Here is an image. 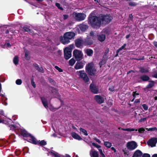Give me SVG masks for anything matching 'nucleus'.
<instances>
[{"mask_svg": "<svg viewBox=\"0 0 157 157\" xmlns=\"http://www.w3.org/2000/svg\"><path fill=\"white\" fill-rule=\"evenodd\" d=\"M19 124L16 126L11 125L10 126V129L15 130L16 132H20L21 135L25 137H27L28 140L33 144H37L35 138L32 135L29 134L25 130L19 129Z\"/></svg>", "mask_w": 157, "mask_h": 157, "instance_id": "f257e3e1", "label": "nucleus"}, {"mask_svg": "<svg viewBox=\"0 0 157 157\" xmlns=\"http://www.w3.org/2000/svg\"><path fill=\"white\" fill-rule=\"evenodd\" d=\"M88 22L93 28L99 29L101 26V23L99 15L98 16H93L91 13L88 17Z\"/></svg>", "mask_w": 157, "mask_h": 157, "instance_id": "f03ea898", "label": "nucleus"}, {"mask_svg": "<svg viewBox=\"0 0 157 157\" xmlns=\"http://www.w3.org/2000/svg\"><path fill=\"white\" fill-rule=\"evenodd\" d=\"M75 35L74 32H66L64 34L63 36H60L59 41L63 44H67L70 42V40L74 39Z\"/></svg>", "mask_w": 157, "mask_h": 157, "instance_id": "7ed1b4c3", "label": "nucleus"}, {"mask_svg": "<svg viewBox=\"0 0 157 157\" xmlns=\"http://www.w3.org/2000/svg\"><path fill=\"white\" fill-rule=\"evenodd\" d=\"M101 24H108L111 21L113 18L110 14H106L105 15L100 14L99 15Z\"/></svg>", "mask_w": 157, "mask_h": 157, "instance_id": "20e7f679", "label": "nucleus"}, {"mask_svg": "<svg viewBox=\"0 0 157 157\" xmlns=\"http://www.w3.org/2000/svg\"><path fill=\"white\" fill-rule=\"evenodd\" d=\"M77 73L85 83H87L89 81V77L84 70L77 71Z\"/></svg>", "mask_w": 157, "mask_h": 157, "instance_id": "39448f33", "label": "nucleus"}, {"mask_svg": "<svg viewBox=\"0 0 157 157\" xmlns=\"http://www.w3.org/2000/svg\"><path fill=\"white\" fill-rule=\"evenodd\" d=\"M86 70L89 75L91 76L94 75L95 72L96 71L95 68H93L92 64L90 63H89L86 66Z\"/></svg>", "mask_w": 157, "mask_h": 157, "instance_id": "423d86ee", "label": "nucleus"}, {"mask_svg": "<svg viewBox=\"0 0 157 157\" xmlns=\"http://www.w3.org/2000/svg\"><path fill=\"white\" fill-rule=\"evenodd\" d=\"M73 56L77 61H80L82 59L83 54L81 51L75 49L73 52Z\"/></svg>", "mask_w": 157, "mask_h": 157, "instance_id": "0eeeda50", "label": "nucleus"}, {"mask_svg": "<svg viewBox=\"0 0 157 157\" xmlns=\"http://www.w3.org/2000/svg\"><path fill=\"white\" fill-rule=\"evenodd\" d=\"M41 100L44 106L47 109H48V105H49V109L51 111H55L58 109V108H54L52 106L49 105L48 102L47 100V99H41Z\"/></svg>", "mask_w": 157, "mask_h": 157, "instance_id": "6e6552de", "label": "nucleus"}, {"mask_svg": "<svg viewBox=\"0 0 157 157\" xmlns=\"http://www.w3.org/2000/svg\"><path fill=\"white\" fill-rule=\"evenodd\" d=\"M137 146V144L134 141L128 142L126 144V147L127 149L130 150H133L135 149Z\"/></svg>", "mask_w": 157, "mask_h": 157, "instance_id": "1a4fd4ad", "label": "nucleus"}, {"mask_svg": "<svg viewBox=\"0 0 157 157\" xmlns=\"http://www.w3.org/2000/svg\"><path fill=\"white\" fill-rule=\"evenodd\" d=\"M71 50L68 47L66 48L64 50V57L66 60L68 59L71 56Z\"/></svg>", "mask_w": 157, "mask_h": 157, "instance_id": "9d476101", "label": "nucleus"}, {"mask_svg": "<svg viewBox=\"0 0 157 157\" xmlns=\"http://www.w3.org/2000/svg\"><path fill=\"white\" fill-rule=\"evenodd\" d=\"M86 17V15L83 13H76L75 17L76 20L78 21H82Z\"/></svg>", "mask_w": 157, "mask_h": 157, "instance_id": "9b49d317", "label": "nucleus"}, {"mask_svg": "<svg viewBox=\"0 0 157 157\" xmlns=\"http://www.w3.org/2000/svg\"><path fill=\"white\" fill-rule=\"evenodd\" d=\"M90 88L92 92L95 94L98 93V89L97 86L95 84L91 83L90 86Z\"/></svg>", "mask_w": 157, "mask_h": 157, "instance_id": "f8f14e48", "label": "nucleus"}, {"mask_svg": "<svg viewBox=\"0 0 157 157\" xmlns=\"http://www.w3.org/2000/svg\"><path fill=\"white\" fill-rule=\"evenodd\" d=\"M157 142V138H152L148 142V144L151 147H153L155 146Z\"/></svg>", "mask_w": 157, "mask_h": 157, "instance_id": "ddd939ff", "label": "nucleus"}, {"mask_svg": "<svg viewBox=\"0 0 157 157\" xmlns=\"http://www.w3.org/2000/svg\"><path fill=\"white\" fill-rule=\"evenodd\" d=\"M84 64L83 63L82 61H78L75 64L74 68L76 70H78L82 68L83 67Z\"/></svg>", "mask_w": 157, "mask_h": 157, "instance_id": "4468645a", "label": "nucleus"}, {"mask_svg": "<svg viewBox=\"0 0 157 157\" xmlns=\"http://www.w3.org/2000/svg\"><path fill=\"white\" fill-rule=\"evenodd\" d=\"M93 43L92 39L90 38H87L83 41V44L85 45H90Z\"/></svg>", "mask_w": 157, "mask_h": 157, "instance_id": "2eb2a0df", "label": "nucleus"}, {"mask_svg": "<svg viewBox=\"0 0 157 157\" xmlns=\"http://www.w3.org/2000/svg\"><path fill=\"white\" fill-rule=\"evenodd\" d=\"M83 40L81 39H77L75 40V45L77 48H80L83 44Z\"/></svg>", "mask_w": 157, "mask_h": 157, "instance_id": "dca6fc26", "label": "nucleus"}, {"mask_svg": "<svg viewBox=\"0 0 157 157\" xmlns=\"http://www.w3.org/2000/svg\"><path fill=\"white\" fill-rule=\"evenodd\" d=\"M33 66L34 67L35 69L41 73H44V70L42 67H39L38 65L36 63H35L33 64Z\"/></svg>", "mask_w": 157, "mask_h": 157, "instance_id": "f3484780", "label": "nucleus"}, {"mask_svg": "<svg viewBox=\"0 0 157 157\" xmlns=\"http://www.w3.org/2000/svg\"><path fill=\"white\" fill-rule=\"evenodd\" d=\"M92 145L98 148V150L101 157H105V155L103 152L102 149L100 148L101 147L100 146L94 143H92Z\"/></svg>", "mask_w": 157, "mask_h": 157, "instance_id": "a211bd4d", "label": "nucleus"}, {"mask_svg": "<svg viewBox=\"0 0 157 157\" xmlns=\"http://www.w3.org/2000/svg\"><path fill=\"white\" fill-rule=\"evenodd\" d=\"M107 59V57L103 56L98 64L100 67H101L102 65L105 64L106 63Z\"/></svg>", "mask_w": 157, "mask_h": 157, "instance_id": "6ab92c4d", "label": "nucleus"}, {"mask_svg": "<svg viewBox=\"0 0 157 157\" xmlns=\"http://www.w3.org/2000/svg\"><path fill=\"white\" fill-rule=\"evenodd\" d=\"M90 155L91 157H99L98 152L93 149H92L90 151Z\"/></svg>", "mask_w": 157, "mask_h": 157, "instance_id": "aec40b11", "label": "nucleus"}, {"mask_svg": "<svg viewBox=\"0 0 157 157\" xmlns=\"http://www.w3.org/2000/svg\"><path fill=\"white\" fill-rule=\"evenodd\" d=\"M142 155V153L141 151L137 150L135 151L132 157H141Z\"/></svg>", "mask_w": 157, "mask_h": 157, "instance_id": "412c9836", "label": "nucleus"}, {"mask_svg": "<svg viewBox=\"0 0 157 157\" xmlns=\"http://www.w3.org/2000/svg\"><path fill=\"white\" fill-rule=\"evenodd\" d=\"M88 28V26L86 25L81 24L80 25L79 28L81 31L85 32Z\"/></svg>", "mask_w": 157, "mask_h": 157, "instance_id": "4be33fe9", "label": "nucleus"}, {"mask_svg": "<svg viewBox=\"0 0 157 157\" xmlns=\"http://www.w3.org/2000/svg\"><path fill=\"white\" fill-rule=\"evenodd\" d=\"M140 78L143 81H148L150 79L149 76L145 75L141 76Z\"/></svg>", "mask_w": 157, "mask_h": 157, "instance_id": "5701e85b", "label": "nucleus"}, {"mask_svg": "<svg viewBox=\"0 0 157 157\" xmlns=\"http://www.w3.org/2000/svg\"><path fill=\"white\" fill-rule=\"evenodd\" d=\"M71 135L73 137L76 139H77L79 140L82 139V138L80 137V136L78 135L75 132H72L71 133Z\"/></svg>", "mask_w": 157, "mask_h": 157, "instance_id": "b1692460", "label": "nucleus"}, {"mask_svg": "<svg viewBox=\"0 0 157 157\" xmlns=\"http://www.w3.org/2000/svg\"><path fill=\"white\" fill-rule=\"evenodd\" d=\"M105 36L104 35L102 34L98 36V40L101 42H103L105 40Z\"/></svg>", "mask_w": 157, "mask_h": 157, "instance_id": "393cba45", "label": "nucleus"}, {"mask_svg": "<svg viewBox=\"0 0 157 157\" xmlns=\"http://www.w3.org/2000/svg\"><path fill=\"white\" fill-rule=\"evenodd\" d=\"M85 52L88 56H91L93 53V50L90 49H87L85 51Z\"/></svg>", "mask_w": 157, "mask_h": 157, "instance_id": "a878e982", "label": "nucleus"}, {"mask_svg": "<svg viewBox=\"0 0 157 157\" xmlns=\"http://www.w3.org/2000/svg\"><path fill=\"white\" fill-rule=\"evenodd\" d=\"M25 56V59L27 60H29L30 59V57L29 55V51L26 50V49H24Z\"/></svg>", "mask_w": 157, "mask_h": 157, "instance_id": "bb28decb", "label": "nucleus"}, {"mask_svg": "<svg viewBox=\"0 0 157 157\" xmlns=\"http://www.w3.org/2000/svg\"><path fill=\"white\" fill-rule=\"evenodd\" d=\"M13 63L15 65L18 64L19 61L18 57L17 56H15L13 58Z\"/></svg>", "mask_w": 157, "mask_h": 157, "instance_id": "cd10ccee", "label": "nucleus"}, {"mask_svg": "<svg viewBox=\"0 0 157 157\" xmlns=\"http://www.w3.org/2000/svg\"><path fill=\"white\" fill-rule=\"evenodd\" d=\"M49 154L50 155L55 157H61V156L60 155L55 152H53L51 151L49 152Z\"/></svg>", "mask_w": 157, "mask_h": 157, "instance_id": "c85d7f7f", "label": "nucleus"}, {"mask_svg": "<svg viewBox=\"0 0 157 157\" xmlns=\"http://www.w3.org/2000/svg\"><path fill=\"white\" fill-rule=\"evenodd\" d=\"M11 120L10 119L6 118L5 120L0 119V123L7 124L9 122H10Z\"/></svg>", "mask_w": 157, "mask_h": 157, "instance_id": "c756f323", "label": "nucleus"}, {"mask_svg": "<svg viewBox=\"0 0 157 157\" xmlns=\"http://www.w3.org/2000/svg\"><path fill=\"white\" fill-rule=\"evenodd\" d=\"M149 82H150V83L148 84L146 87L147 88H151L154 85V81H149Z\"/></svg>", "mask_w": 157, "mask_h": 157, "instance_id": "7c9ffc66", "label": "nucleus"}, {"mask_svg": "<svg viewBox=\"0 0 157 157\" xmlns=\"http://www.w3.org/2000/svg\"><path fill=\"white\" fill-rule=\"evenodd\" d=\"M15 138V136L13 134H11L9 136V141H11V142H14L15 141L14 140V139Z\"/></svg>", "mask_w": 157, "mask_h": 157, "instance_id": "2f4dec72", "label": "nucleus"}, {"mask_svg": "<svg viewBox=\"0 0 157 157\" xmlns=\"http://www.w3.org/2000/svg\"><path fill=\"white\" fill-rule=\"evenodd\" d=\"M23 29L22 30L23 32H27L29 33L31 32V29L27 27L24 26L22 28Z\"/></svg>", "mask_w": 157, "mask_h": 157, "instance_id": "473e14b6", "label": "nucleus"}, {"mask_svg": "<svg viewBox=\"0 0 157 157\" xmlns=\"http://www.w3.org/2000/svg\"><path fill=\"white\" fill-rule=\"evenodd\" d=\"M75 60L73 58H72L69 61V65L72 66L75 63Z\"/></svg>", "mask_w": 157, "mask_h": 157, "instance_id": "72a5a7b5", "label": "nucleus"}, {"mask_svg": "<svg viewBox=\"0 0 157 157\" xmlns=\"http://www.w3.org/2000/svg\"><path fill=\"white\" fill-rule=\"evenodd\" d=\"M140 71L141 73H147L148 72L147 70L145 69L144 67H140Z\"/></svg>", "mask_w": 157, "mask_h": 157, "instance_id": "f704fd0d", "label": "nucleus"}, {"mask_svg": "<svg viewBox=\"0 0 157 157\" xmlns=\"http://www.w3.org/2000/svg\"><path fill=\"white\" fill-rule=\"evenodd\" d=\"M104 144L105 146L108 148H110L112 146L111 143L108 141L105 142Z\"/></svg>", "mask_w": 157, "mask_h": 157, "instance_id": "c9c22d12", "label": "nucleus"}, {"mask_svg": "<svg viewBox=\"0 0 157 157\" xmlns=\"http://www.w3.org/2000/svg\"><path fill=\"white\" fill-rule=\"evenodd\" d=\"M37 143V144H38L40 146H44L46 144V142L44 140H42L40 141H39V142H37L36 141Z\"/></svg>", "mask_w": 157, "mask_h": 157, "instance_id": "e433bc0d", "label": "nucleus"}, {"mask_svg": "<svg viewBox=\"0 0 157 157\" xmlns=\"http://www.w3.org/2000/svg\"><path fill=\"white\" fill-rule=\"evenodd\" d=\"M122 130L124 131H127L128 132H132L133 131H137V129H136L135 130L134 128H122Z\"/></svg>", "mask_w": 157, "mask_h": 157, "instance_id": "4c0bfd02", "label": "nucleus"}, {"mask_svg": "<svg viewBox=\"0 0 157 157\" xmlns=\"http://www.w3.org/2000/svg\"><path fill=\"white\" fill-rule=\"evenodd\" d=\"M31 83L32 85L34 88H35L36 87V84L34 81V77L33 76H32L31 78Z\"/></svg>", "mask_w": 157, "mask_h": 157, "instance_id": "58836bf2", "label": "nucleus"}, {"mask_svg": "<svg viewBox=\"0 0 157 157\" xmlns=\"http://www.w3.org/2000/svg\"><path fill=\"white\" fill-rule=\"evenodd\" d=\"M126 46V44H124L121 47H120L119 48L118 50L120 51L122 50L123 49H124V50H126V48H125V47Z\"/></svg>", "mask_w": 157, "mask_h": 157, "instance_id": "ea45409f", "label": "nucleus"}, {"mask_svg": "<svg viewBox=\"0 0 157 157\" xmlns=\"http://www.w3.org/2000/svg\"><path fill=\"white\" fill-rule=\"evenodd\" d=\"M128 4L129 6H136L137 5V4L134 2H129Z\"/></svg>", "mask_w": 157, "mask_h": 157, "instance_id": "a19ab883", "label": "nucleus"}, {"mask_svg": "<svg viewBox=\"0 0 157 157\" xmlns=\"http://www.w3.org/2000/svg\"><path fill=\"white\" fill-rule=\"evenodd\" d=\"M80 130L81 132H82L85 135L87 136L88 135L87 132L85 130L82 128H80Z\"/></svg>", "mask_w": 157, "mask_h": 157, "instance_id": "79ce46f5", "label": "nucleus"}, {"mask_svg": "<svg viewBox=\"0 0 157 157\" xmlns=\"http://www.w3.org/2000/svg\"><path fill=\"white\" fill-rule=\"evenodd\" d=\"M2 102L4 105H7V99H2Z\"/></svg>", "mask_w": 157, "mask_h": 157, "instance_id": "37998d69", "label": "nucleus"}, {"mask_svg": "<svg viewBox=\"0 0 157 157\" xmlns=\"http://www.w3.org/2000/svg\"><path fill=\"white\" fill-rule=\"evenodd\" d=\"M96 101L98 103L101 104L104 101V99H95Z\"/></svg>", "mask_w": 157, "mask_h": 157, "instance_id": "c03bdc74", "label": "nucleus"}, {"mask_svg": "<svg viewBox=\"0 0 157 157\" xmlns=\"http://www.w3.org/2000/svg\"><path fill=\"white\" fill-rule=\"evenodd\" d=\"M109 48H106V49L105 50V52L104 53V54L103 56L107 57V54L109 53Z\"/></svg>", "mask_w": 157, "mask_h": 157, "instance_id": "a18cd8bd", "label": "nucleus"}, {"mask_svg": "<svg viewBox=\"0 0 157 157\" xmlns=\"http://www.w3.org/2000/svg\"><path fill=\"white\" fill-rule=\"evenodd\" d=\"M56 6L57 7L58 9L61 10H63V9L62 7H60V4L59 3L56 2L55 4Z\"/></svg>", "mask_w": 157, "mask_h": 157, "instance_id": "49530a36", "label": "nucleus"}, {"mask_svg": "<svg viewBox=\"0 0 157 157\" xmlns=\"http://www.w3.org/2000/svg\"><path fill=\"white\" fill-rule=\"evenodd\" d=\"M146 129L148 131H154L155 130H156L157 128L156 127H153L152 128H146Z\"/></svg>", "mask_w": 157, "mask_h": 157, "instance_id": "de8ad7c7", "label": "nucleus"}, {"mask_svg": "<svg viewBox=\"0 0 157 157\" xmlns=\"http://www.w3.org/2000/svg\"><path fill=\"white\" fill-rule=\"evenodd\" d=\"M139 95V94L137 93L136 91L133 92L132 93V95L134 98H135L136 97H138V96H137Z\"/></svg>", "mask_w": 157, "mask_h": 157, "instance_id": "09e8293b", "label": "nucleus"}, {"mask_svg": "<svg viewBox=\"0 0 157 157\" xmlns=\"http://www.w3.org/2000/svg\"><path fill=\"white\" fill-rule=\"evenodd\" d=\"M22 81L21 79H17L16 80V83L18 85H20L22 83Z\"/></svg>", "mask_w": 157, "mask_h": 157, "instance_id": "8fccbe9b", "label": "nucleus"}, {"mask_svg": "<svg viewBox=\"0 0 157 157\" xmlns=\"http://www.w3.org/2000/svg\"><path fill=\"white\" fill-rule=\"evenodd\" d=\"M55 68L60 72H62L63 71V70L58 66H55Z\"/></svg>", "mask_w": 157, "mask_h": 157, "instance_id": "3c124183", "label": "nucleus"}, {"mask_svg": "<svg viewBox=\"0 0 157 157\" xmlns=\"http://www.w3.org/2000/svg\"><path fill=\"white\" fill-rule=\"evenodd\" d=\"M5 143V141L4 140H0V147L2 146Z\"/></svg>", "mask_w": 157, "mask_h": 157, "instance_id": "603ef678", "label": "nucleus"}, {"mask_svg": "<svg viewBox=\"0 0 157 157\" xmlns=\"http://www.w3.org/2000/svg\"><path fill=\"white\" fill-rule=\"evenodd\" d=\"M148 117L141 118L139 120V122H144L147 120Z\"/></svg>", "mask_w": 157, "mask_h": 157, "instance_id": "864d4df0", "label": "nucleus"}, {"mask_svg": "<svg viewBox=\"0 0 157 157\" xmlns=\"http://www.w3.org/2000/svg\"><path fill=\"white\" fill-rule=\"evenodd\" d=\"M145 129L142 128H139L138 130L139 132L140 133H143Z\"/></svg>", "mask_w": 157, "mask_h": 157, "instance_id": "5fc2aeb1", "label": "nucleus"}, {"mask_svg": "<svg viewBox=\"0 0 157 157\" xmlns=\"http://www.w3.org/2000/svg\"><path fill=\"white\" fill-rule=\"evenodd\" d=\"M49 82L52 83L53 84H54L56 83V82L52 78H50L49 79Z\"/></svg>", "mask_w": 157, "mask_h": 157, "instance_id": "6e6d98bb", "label": "nucleus"}, {"mask_svg": "<svg viewBox=\"0 0 157 157\" xmlns=\"http://www.w3.org/2000/svg\"><path fill=\"white\" fill-rule=\"evenodd\" d=\"M109 91L113 92L114 90V87L113 86H109Z\"/></svg>", "mask_w": 157, "mask_h": 157, "instance_id": "4d7b16f0", "label": "nucleus"}, {"mask_svg": "<svg viewBox=\"0 0 157 157\" xmlns=\"http://www.w3.org/2000/svg\"><path fill=\"white\" fill-rule=\"evenodd\" d=\"M142 106L145 110H147L148 109V107L146 104L143 105Z\"/></svg>", "mask_w": 157, "mask_h": 157, "instance_id": "13d9d810", "label": "nucleus"}, {"mask_svg": "<svg viewBox=\"0 0 157 157\" xmlns=\"http://www.w3.org/2000/svg\"><path fill=\"white\" fill-rule=\"evenodd\" d=\"M122 151L124 152V154L128 155V151L126 149V148L123 149Z\"/></svg>", "mask_w": 157, "mask_h": 157, "instance_id": "bf43d9fd", "label": "nucleus"}, {"mask_svg": "<svg viewBox=\"0 0 157 157\" xmlns=\"http://www.w3.org/2000/svg\"><path fill=\"white\" fill-rule=\"evenodd\" d=\"M142 157H150V155L149 154L147 153H145L142 156Z\"/></svg>", "mask_w": 157, "mask_h": 157, "instance_id": "052dcab7", "label": "nucleus"}, {"mask_svg": "<svg viewBox=\"0 0 157 157\" xmlns=\"http://www.w3.org/2000/svg\"><path fill=\"white\" fill-rule=\"evenodd\" d=\"M20 151L18 150H17L16 151H15V153L17 155H19L20 154Z\"/></svg>", "mask_w": 157, "mask_h": 157, "instance_id": "680f3d73", "label": "nucleus"}, {"mask_svg": "<svg viewBox=\"0 0 157 157\" xmlns=\"http://www.w3.org/2000/svg\"><path fill=\"white\" fill-rule=\"evenodd\" d=\"M135 59L138 60H143L144 59V56H143L141 58H139L138 59Z\"/></svg>", "mask_w": 157, "mask_h": 157, "instance_id": "e2e57ef3", "label": "nucleus"}, {"mask_svg": "<svg viewBox=\"0 0 157 157\" xmlns=\"http://www.w3.org/2000/svg\"><path fill=\"white\" fill-rule=\"evenodd\" d=\"M68 17V15L67 14H64L63 15V18L64 20L67 19Z\"/></svg>", "mask_w": 157, "mask_h": 157, "instance_id": "0e129e2a", "label": "nucleus"}, {"mask_svg": "<svg viewBox=\"0 0 157 157\" xmlns=\"http://www.w3.org/2000/svg\"><path fill=\"white\" fill-rule=\"evenodd\" d=\"M120 52L118 49L117 50L116 54L114 56L115 57H117L118 56V53Z\"/></svg>", "mask_w": 157, "mask_h": 157, "instance_id": "69168bd1", "label": "nucleus"}, {"mask_svg": "<svg viewBox=\"0 0 157 157\" xmlns=\"http://www.w3.org/2000/svg\"><path fill=\"white\" fill-rule=\"evenodd\" d=\"M153 44L154 46L156 48H157V42L154 41L153 42Z\"/></svg>", "mask_w": 157, "mask_h": 157, "instance_id": "338daca9", "label": "nucleus"}, {"mask_svg": "<svg viewBox=\"0 0 157 157\" xmlns=\"http://www.w3.org/2000/svg\"><path fill=\"white\" fill-rule=\"evenodd\" d=\"M90 36H92V37H93L94 36V32H93V31H91L90 33Z\"/></svg>", "mask_w": 157, "mask_h": 157, "instance_id": "774afa93", "label": "nucleus"}]
</instances>
